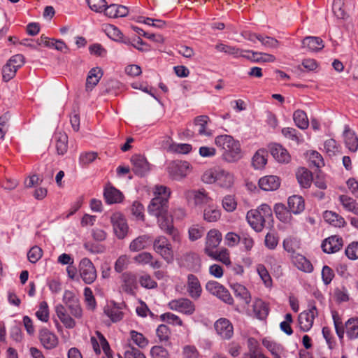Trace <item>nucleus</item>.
<instances>
[{"instance_id": "nucleus-10", "label": "nucleus", "mask_w": 358, "mask_h": 358, "mask_svg": "<svg viewBox=\"0 0 358 358\" xmlns=\"http://www.w3.org/2000/svg\"><path fill=\"white\" fill-rule=\"evenodd\" d=\"M90 342L92 348L96 355L101 354L102 349L108 358H112L111 350L109 343L101 332L96 331L95 332V336H91Z\"/></svg>"}, {"instance_id": "nucleus-20", "label": "nucleus", "mask_w": 358, "mask_h": 358, "mask_svg": "<svg viewBox=\"0 0 358 358\" xmlns=\"http://www.w3.org/2000/svg\"><path fill=\"white\" fill-rule=\"evenodd\" d=\"M209 122V117L205 115L197 116L194 119L193 124L199 135L207 137L213 135L212 131L207 127Z\"/></svg>"}, {"instance_id": "nucleus-31", "label": "nucleus", "mask_w": 358, "mask_h": 358, "mask_svg": "<svg viewBox=\"0 0 358 358\" xmlns=\"http://www.w3.org/2000/svg\"><path fill=\"white\" fill-rule=\"evenodd\" d=\"M55 148L59 155H64L68 150V136L64 132L58 131L53 136Z\"/></svg>"}, {"instance_id": "nucleus-25", "label": "nucleus", "mask_w": 358, "mask_h": 358, "mask_svg": "<svg viewBox=\"0 0 358 358\" xmlns=\"http://www.w3.org/2000/svg\"><path fill=\"white\" fill-rule=\"evenodd\" d=\"M103 11L106 16L113 18L123 17L129 13L127 7L115 3H112L109 6L106 5Z\"/></svg>"}, {"instance_id": "nucleus-14", "label": "nucleus", "mask_w": 358, "mask_h": 358, "mask_svg": "<svg viewBox=\"0 0 358 358\" xmlns=\"http://www.w3.org/2000/svg\"><path fill=\"white\" fill-rule=\"evenodd\" d=\"M317 315V310L314 305H310L307 310H304L299 315V323L303 331H309L313 327L315 317Z\"/></svg>"}, {"instance_id": "nucleus-32", "label": "nucleus", "mask_w": 358, "mask_h": 358, "mask_svg": "<svg viewBox=\"0 0 358 358\" xmlns=\"http://www.w3.org/2000/svg\"><path fill=\"white\" fill-rule=\"evenodd\" d=\"M292 261L294 266L301 271L311 273L313 271V266L310 262L301 254L292 255Z\"/></svg>"}, {"instance_id": "nucleus-41", "label": "nucleus", "mask_w": 358, "mask_h": 358, "mask_svg": "<svg viewBox=\"0 0 358 358\" xmlns=\"http://www.w3.org/2000/svg\"><path fill=\"white\" fill-rule=\"evenodd\" d=\"M323 217L325 222L335 227H342L345 224L344 218L333 211L326 210Z\"/></svg>"}, {"instance_id": "nucleus-48", "label": "nucleus", "mask_w": 358, "mask_h": 358, "mask_svg": "<svg viewBox=\"0 0 358 358\" xmlns=\"http://www.w3.org/2000/svg\"><path fill=\"white\" fill-rule=\"evenodd\" d=\"M220 217V210L215 206H209L203 210V219L208 222H217Z\"/></svg>"}, {"instance_id": "nucleus-8", "label": "nucleus", "mask_w": 358, "mask_h": 358, "mask_svg": "<svg viewBox=\"0 0 358 358\" xmlns=\"http://www.w3.org/2000/svg\"><path fill=\"white\" fill-rule=\"evenodd\" d=\"M185 197L189 204L194 206H202L212 200L204 189L187 190L185 192Z\"/></svg>"}, {"instance_id": "nucleus-57", "label": "nucleus", "mask_w": 358, "mask_h": 358, "mask_svg": "<svg viewBox=\"0 0 358 358\" xmlns=\"http://www.w3.org/2000/svg\"><path fill=\"white\" fill-rule=\"evenodd\" d=\"M129 264V257L127 255H122L115 261L114 269L117 273H121L127 268Z\"/></svg>"}, {"instance_id": "nucleus-61", "label": "nucleus", "mask_w": 358, "mask_h": 358, "mask_svg": "<svg viewBox=\"0 0 358 358\" xmlns=\"http://www.w3.org/2000/svg\"><path fill=\"white\" fill-rule=\"evenodd\" d=\"M157 336L160 342H168L170 338L171 331L165 324H160L156 330Z\"/></svg>"}, {"instance_id": "nucleus-16", "label": "nucleus", "mask_w": 358, "mask_h": 358, "mask_svg": "<svg viewBox=\"0 0 358 358\" xmlns=\"http://www.w3.org/2000/svg\"><path fill=\"white\" fill-rule=\"evenodd\" d=\"M218 335L224 339H229L234 334V327L231 322L226 318H220L214 324Z\"/></svg>"}, {"instance_id": "nucleus-43", "label": "nucleus", "mask_w": 358, "mask_h": 358, "mask_svg": "<svg viewBox=\"0 0 358 358\" xmlns=\"http://www.w3.org/2000/svg\"><path fill=\"white\" fill-rule=\"evenodd\" d=\"M217 52H223L234 57H240L243 55L244 50H241L235 46L228 45L222 43H218L215 46Z\"/></svg>"}, {"instance_id": "nucleus-27", "label": "nucleus", "mask_w": 358, "mask_h": 358, "mask_svg": "<svg viewBox=\"0 0 358 358\" xmlns=\"http://www.w3.org/2000/svg\"><path fill=\"white\" fill-rule=\"evenodd\" d=\"M271 154L280 163H288L291 157L287 150L281 145L274 143L270 148Z\"/></svg>"}, {"instance_id": "nucleus-59", "label": "nucleus", "mask_w": 358, "mask_h": 358, "mask_svg": "<svg viewBox=\"0 0 358 358\" xmlns=\"http://www.w3.org/2000/svg\"><path fill=\"white\" fill-rule=\"evenodd\" d=\"M324 148L329 156L336 155L339 152V146L333 138H329L324 141Z\"/></svg>"}, {"instance_id": "nucleus-30", "label": "nucleus", "mask_w": 358, "mask_h": 358, "mask_svg": "<svg viewBox=\"0 0 358 358\" xmlns=\"http://www.w3.org/2000/svg\"><path fill=\"white\" fill-rule=\"evenodd\" d=\"M103 196L106 203L109 204L120 203L124 198L122 193L113 186L106 187Z\"/></svg>"}, {"instance_id": "nucleus-49", "label": "nucleus", "mask_w": 358, "mask_h": 358, "mask_svg": "<svg viewBox=\"0 0 358 358\" xmlns=\"http://www.w3.org/2000/svg\"><path fill=\"white\" fill-rule=\"evenodd\" d=\"M306 157L309 163L316 168H320L324 165L322 156L315 150L308 151Z\"/></svg>"}, {"instance_id": "nucleus-7", "label": "nucleus", "mask_w": 358, "mask_h": 358, "mask_svg": "<svg viewBox=\"0 0 358 358\" xmlns=\"http://www.w3.org/2000/svg\"><path fill=\"white\" fill-rule=\"evenodd\" d=\"M206 289L212 295L227 304H232L234 299L229 292L222 285L215 280H209L206 284Z\"/></svg>"}, {"instance_id": "nucleus-42", "label": "nucleus", "mask_w": 358, "mask_h": 358, "mask_svg": "<svg viewBox=\"0 0 358 358\" xmlns=\"http://www.w3.org/2000/svg\"><path fill=\"white\" fill-rule=\"evenodd\" d=\"M282 246L284 250L291 255H294L296 250L301 248V241L296 237L289 236L283 240Z\"/></svg>"}, {"instance_id": "nucleus-37", "label": "nucleus", "mask_w": 358, "mask_h": 358, "mask_svg": "<svg viewBox=\"0 0 358 358\" xmlns=\"http://www.w3.org/2000/svg\"><path fill=\"white\" fill-rule=\"evenodd\" d=\"M344 141L346 148L352 152H357L358 149V137L350 129H345L343 132Z\"/></svg>"}, {"instance_id": "nucleus-22", "label": "nucleus", "mask_w": 358, "mask_h": 358, "mask_svg": "<svg viewBox=\"0 0 358 358\" xmlns=\"http://www.w3.org/2000/svg\"><path fill=\"white\" fill-rule=\"evenodd\" d=\"M246 219L250 227L257 232L264 229L265 220L257 210H250L247 213Z\"/></svg>"}, {"instance_id": "nucleus-2", "label": "nucleus", "mask_w": 358, "mask_h": 358, "mask_svg": "<svg viewBox=\"0 0 358 358\" xmlns=\"http://www.w3.org/2000/svg\"><path fill=\"white\" fill-rule=\"evenodd\" d=\"M234 173L224 169L220 166H213L206 170L202 176L201 180L206 184H216L217 186L229 189L234 183Z\"/></svg>"}, {"instance_id": "nucleus-4", "label": "nucleus", "mask_w": 358, "mask_h": 358, "mask_svg": "<svg viewBox=\"0 0 358 358\" xmlns=\"http://www.w3.org/2000/svg\"><path fill=\"white\" fill-rule=\"evenodd\" d=\"M78 271L80 278L85 284L91 285L96 280V270L90 259L85 257L80 260Z\"/></svg>"}, {"instance_id": "nucleus-38", "label": "nucleus", "mask_w": 358, "mask_h": 358, "mask_svg": "<svg viewBox=\"0 0 358 358\" xmlns=\"http://www.w3.org/2000/svg\"><path fill=\"white\" fill-rule=\"evenodd\" d=\"M296 179L303 188H308L310 186L313 176L310 171L307 169L301 167L297 170L296 173Z\"/></svg>"}, {"instance_id": "nucleus-11", "label": "nucleus", "mask_w": 358, "mask_h": 358, "mask_svg": "<svg viewBox=\"0 0 358 358\" xmlns=\"http://www.w3.org/2000/svg\"><path fill=\"white\" fill-rule=\"evenodd\" d=\"M110 222L117 237L120 239L124 238L126 236L129 229L124 215L119 212H115L112 214L110 217Z\"/></svg>"}, {"instance_id": "nucleus-58", "label": "nucleus", "mask_w": 358, "mask_h": 358, "mask_svg": "<svg viewBox=\"0 0 358 358\" xmlns=\"http://www.w3.org/2000/svg\"><path fill=\"white\" fill-rule=\"evenodd\" d=\"M119 358H146L143 352L138 349L128 345L125 348L124 357L118 355Z\"/></svg>"}, {"instance_id": "nucleus-5", "label": "nucleus", "mask_w": 358, "mask_h": 358, "mask_svg": "<svg viewBox=\"0 0 358 358\" xmlns=\"http://www.w3.org/2000/svg\"><path fill=\"white\" fill-rule=\"evenodd\" d=\"M153 250L161 255L167 262L173 259L172 246L167 238L164 236H157L153 241Z\"/></svg>"}, {"instance_id": "nucleus-36", "label": "nucleus", "mask_w": 358, "mask_h": 358, "mask_svg": "<svg viewBox=\"0 0 358 358\" xmlns=\"http://www.w3.org/2000/svg\"><path fill=\"white\" fill-rule=\"evenodd\" d=\"M252 308L255 315L259 320H264L268 315L269 308L268 305L260 299H255Z\"/></svg>"}, {"instance_id": "nucleus-63", "label": "nucleus", "mask_w": 358, "mask_h": 358, "mask_svg": "<svg viewBox=\"0 0 358 358\" xmlns=\"http://www.w3.org/2000/svg\"><path fill=\"white\" fill-rule=\"evenodd\" d=\"M150 355L152 358H169L168 351L159 345L153 346L150 350Z\"/></svg>"}, {"instance_id": "nucleus-3", "label": "nucleus", "mask_w": 358, "mask_h": 358, "mask_svg": "<svg viewBox=\"0 0 358 358\" xmlns=\"http://www.w3.org/2000/svg\"><path fill=\"white\" fill-rule=\"evenodd\" d=\"M170 189L163 185H157L155 188L154 198L151 200L148 211L150 215L157 217L168 211Z\"/></svg>"}, {"instance_id": "nucleus-21", "label": "nucleus", "mask_w": 358, "mask_h": 358, "mask_svg": "<svg viewBox=\"0 0 358 358\" xmlns=\"http://www.w3.org/2000/svg\"><path fill=\"white\" fill-rule=\"evenodd\" d=\"M343 245L342 238L338 236H331L323 241L322 243V250L325 253H335L340 250Z\"/></svg>"}, {"instance_id": "nucleus-44", "label": "nucleus", "mask_w": 358, "mask_h": 358, "mask_svg": "<svg viewBox=\"0 0 358 358\" xmlns=\"http://www.w3.org/2000/svg\"><path fill=\"white\" fill-rule=\"evenodd\" d=\"M345 333L350 339L358 338V317H351L345 323Z\"/></svg>"}, {"instance_id": "nucleus-35", "label": "nucleus", "mask_w": 358, "mask_h": 358, "mask_svg": "<svg viewBox=\"0 0 358 358\" xmlns=\"http://www.w3.org/2000/svg\"><path fill=\"white\" fill-rule=\"evenodd\" d=\"M287 204L290 211L295 215L301 213L305 208L303 199L298 195L289 196L287 200Z\"/></svg>"}, {"instance_id": "nucleus-45", "label": "nucleus", "mask_w": 358, "mask_h": 358, "mask_svg": "<svg viewBox=\"0 0 358 358\" xmlns=\"http://www.w3.org/2000/svg\"><path fill=\"white\" fill-rule=\"evenodd\" d=\"M106 315L113 322H117L122 320L124 313L121 310V308L116 303L112 306H108L104 310Z\"/></svg>"}, {"instance_id": "nucleus-54", "label": "nucleus", "mask_w": 358, "mask_h": 358, "mask_svg": "<svg viewBox=\"0 0 358 358\" xmlns=\"http://www.w3.org/2000/svg\"><path fill=\"white\" fill-rule=\"evenodd\" d=\"M212 259L220 261L224 264L228 266L231 264L229 253L227 249H222L220 251L215 250L213 256H209Z\"/></svg>"}, {"instance_id": "nucleus-52", "label": "nucleus", "mask_w": 358, "mask_h": 358, "mask_svg": "<svg viewBox=\"0 0 358 358\" xmlns=\"http://www.w3.org/2000/svg\"><path fill=\"white\" fill-rule=\"evenodd\" d=\"M258 41L267 49H275L279 45V41L277 39L262 34L258 36Z\"/></svg>"}, {"instance_id": "nucleus-24", "label": "nucleus", "mask_w": 358, "mask_h": 358, "mask_svg": "<svg viewBox=\"0 0 358 358\" xmlns=\"http://www.w3.org/2000/svg\"><path fill=\"white\" fill-rule=\"evenodd\" d=\"M122 288L127 294H133L137 288L136 276L131 272H125L121 275Z\"/></svg>"}, {"instance_id": "nucleus-56", "label": "nucleus", "mask_w": 358, "mask_h": 358, "mask_svg": "<svg viewBox=\"0 0 358 358\" xmlns=\"http://www.w3.org/2000/svg\"><path fill=\"white\" fill-rule=\"evenodd\" d=\"M97 157L95 152H83L79 156V164L82 166H87L93 162Z\"/></svg>"}, {"instance_id": "nucleus-18", "label": "nucleus", "mask_w": 358, "mask_h": 358, "mask_svg": "<svg viewBox=\"0 0 358 358\" xmlns=\"http://www.w3.org/2000/svg\"><path fill=\"white\" fill-rule=\"evenodd\" d=\"M38 337L42 345L47 350H52L58 344L57 336L46 328L40 330Z\"/></svg>"}, {"instance_id": "nucleus-39", "label": "nucleus", "mask_w": 358, "mask_h": 358, "mask_svg": "<svg viewBox=\"0 0 358 358\" xmlns=\"http://www.w3.org/2000/svg\"><path fill=\"white\" fill-rule=\"evenodd\" d=\"M262 345L271 352L274 358L280 357L284 350L283 347L280 344L269 338H264L262 339Z\"/></svg>"}, {"instance_id": "nucleus-13", "label": "nucleus", "mask_w": 358, "mask_h": 358, "mask_svg": "<svg viewBox=\"0 0 358 358\" xmlns=\"http://www.w3.org/2000/svg\"><path fill=\"white\" fill-rule=\"evenodd\" d=\"M189 168L187 162H172L169 164L167 171L173 180H180L187 176Z\"/></svg>"}, {"instance_id": "nucleus-23", "label": "nucleus", "mask_w": 358, "mask_h": 358, "mask_svg": "<svg viewBox=\"0 0 358 358\" xmlns=\"http://www.w3.org/2000/svg\"><path fill=\"white\" fill-rule=\"evenodd\" d=\"M242 57L257 63H269L275 60V57L273 55L250 50H244Z\"/></svg>"}, {"instance_id": "nucleus-34", "label": "nucleus", "mask_w": 358, "mask_h": 358, "mask_svg": "<svg viewBox=\"0 0 358 358\" xmlns=\"http://www.w3.org/2000/svg\"><path fill=\"white\" fill-rule=\"evenodd\" d=\"M234 295L241 300L244 303L249 304L251 301V295L248 289L240 283H234L231 285Z\"/></svg>"}, {"instance_id": "nucleus-26", "label": "nucleus", "mask_w": 358, "mask_h": 358, "mask_svg": "<svg viewBox=\"0 0 358 358\" xmlns=\"http://www.w3.org/2000/svg\"><path fill=\"white\" fill-rule=\"evenodd\" d=\"M152 238L148 234H143L134 238L129 244L131 252H139L150 245Z\"/></svg>"}, {"instance_id": "nucleus-33", "label": "nucleus", "mask_w": 358, "mask_h": 358, "mask_svg": "<svg viewBox=\"0 0 358 358\" xmlns=\"http://www.w3.org/2000/svg\"><path fill=\"white\" fill-rule=\"evenodd\" d=\"M184 265L191 271H197L201 267V259L195 252H188L183 257Z\"/></svg>"}, {"instance_id": "nucleus-46", "label": "nucleus", "mask_w": 358, "mask_h": 358, "mask_svg": "<svg viewBox=\"0 0 358 358\" xmlns=\"http://www.w3.org/2000/svg\"><path fill=\"white\" fill-rule=\"evenodd\" d=\"M339 201L345 210L358 215V203L355 199L347 195H341Z\"/></svg>"}, {"instance_id": "nucleus-17", "label": "nucleus", "mask_w": 358, "mask_h": 358, "mask_svg": "<svg viewBox=\"0 0 358 358\" xmlns=\"http://www.w3.org/2000/svg\"><path fill=\"white\" fill-rule=\"evenodd\" d=\"M187 290L192 299L197 300L201 297L202 287L199 278L196 275L193 274L187 275Z\"/></svg>"}, {"instance_id": "nucleus-55", "label": "nucleus", "mask_w": 358, "mask_h": 358, "mask_svg": "<svg viewBox=\"0 0 358 358\" xmlns=\"http://www.w3.org/2000/svg\"><path fill=\"white\" fill-rule=\"evenodd\" d=\"M130 336L132 341L141 348H145L148 344V340L141 333L136 331L131 330Z\"/></svg>"}, {"instance_id": "nucleus-28", "label": "nucleus", "mask_w": 358, "mask_h": 358, "mask_svg": "<svg viewBox=\"0 0 358 358\" xmlns=\"http://www.w3.org/2000/svg\"><path fill=\"white\" fill-rule=\"evenodd\" d=\"M280 185V178L276 176H266L259 180V186L264 191L276 190Z\"/></svg>"}, {"instance_id": "nucleus-64", "label": "nucleus", "mask_w": 358, "mask_h": 358, "mask_svg": "<svg viewBox=\"0 0 358 358\" xmlns=\"http://www.w3.org/2000/svg\"><path fill=\"white\" fill-rule=\"evenodd\" d=\"M345 255L348 259L355 260L358 259V242H352L345 249Z\"/></svg>"}, {"instance_id": "nucleus-62", "label": "nucleus", "mask_w": 358, "mask_h": 358, "mask_svg": "<svg viewBox=\"0 0 358 358\" xmlns=\"http://www.w3.org/2000/svg\"><path fill=\"white\" fill-rule=\"evenodd\" d=\"M139 283L143 287L146 289H154L157 287V283L148 273L140 276Z\"/></svg>"}, {"instance_id": "nucleus-47", "label": "nucleus", "mask_w": 358, "mask_h": 358, "mask_svg": "<svg viewBox=\"0 0 358 358\" xmlns=\"http://www.w3.org/2000/svg\"><path fill=\"white\" fill-rule=\"evenodd\" d=\"M293 120L296 127L301 129L308 127L309 122L306 113L302 110H296L293 114Z\"/></svg>"}, {"instance_id": "nucleus-51", "label": "nucleus", "mask_w": 358, "mask_h": 358, "mask_svg": "<svg viewBox=\"0 0 358 358\" xmlns=\"http://www.w3.org/2000/svg\"><path fill=\"white\" fill-rule=\"evenodd\" d=\"M267 159L264 150L257 151L252 158V165L256 169H260L266 164Z\"/></svg>"}, {"instance_id": "nucleus-1", "label": "nucleus", "mask_w": 358, "mask_h": 358, "mask_svg": "<svg viewBox=\"0 0 358 358\" xmlns=\"http://www.w3.org/2000/svg\"><path fill=\"white\" fill-rule=\"evenodd\" d=\"M215 144L222 150V158L228 163L237 162L242 158L241 145L238 141L227 134L215 138Z\"/></svg>"}, {"instance_id": "nucleus-19", "label": "nucleus", "mask_w": 358, "mask_h": 358, "mask_svg": "<svg viewBox=\"0 0 358 358\" xmlns=\"http://www.w3.org/2000/svg\"><path fill=\"white\" fill-rule=\"evenodd\" d=\"M134 262L141 266L149 265L154 269L159 268L162 266V262L155 259L153 255L148 252H142L134 257Z\"/></svg>"}, {"instance_id": "nucleus-9", "label": "nucleus", "mask_w": 358, "mask_h": 358, "mask_svg": "<svg viewBox=\"0 0 358 358\" xmlns=\"http://www.w3.org/2000/svg\"><path fill=\"white\" fill-rule=\"evenodd\" d=\"M168 307L172 310L177 311L187 315H191L195 311V306L194 303L187 298H180L171 300L169 302Z\"/></svg>"}, {"instance_id": "nucleus-29", "label": "nucleus", "mask_w": 358, "mask_h": 358, "mask_svg": "<svg viewBox=\"0 0 358 358\" xmlns=\"http://www.w3.org/2000/svg\"><path fill=\"white\" fill-rule=\"evenodd\" d=\"M324 47L323 41L317 36H306L302 40V48L310 52H318Z\"/></svg>"}, {"instance_id": "nucleus-60", "label": "nucleus", "mask_w": 358, "mask_h": 358, "mask_svg": "<svg viewBox=\"0 0 358 358\" xmlns=\"http://www.w3.org/2000/svg\"><path fill=\"white\" fill-rule=\"evenodd\" d=\"M106 33L107 36L112 40L118 42L122 40L123 34L115 26L109 24L106 27Z\"/></svg>"}, {"instance_id": "nucleus-6", "label": "nucleus", "mask_w": 358, "mask_h": 358, "mask_svg": "<svg viewBox=\"0 0 358 358\" xmlns=\"http://www.w3.org/2000/svg\"><path fill=\"white\" fill-rule=\"evenodd\" d=\"M156 217L159 228L165 233L171 236L174 242L180 243L181 241L180 234L178 231L174 228L172 216L169 214L168 211Z\"/></svg>"}, {"instance_id": "nucleus-53", "label": "nucleus", "mask_w": 358, "mask_h": 358, "mask_svg": "<svg viewBox=\"0 0 358 358\" xmlns=\"http://www.w3.org/2000/svg\"><path fill=\"white\" fill-rule=\"evenodd\" d=\"M36 317L43 322H47L49 320V308L46 301H41L39 304L38 310L36 312Z\"/></svg>"}, {"instance_id": "nucleus-40", "label": "nucleus", "mask_w": 358, "mask_h": 358, "mask_svg": "<svg viewBox=\"0 0 358 358\" xmlns=\"http://www.w3.org/2000/svg\"><path fill=\"white\" fill-rule=\"evenodd\" d=\"M274 212L280 221L284 223L290 222L292 213L290 211L289 208L287 209L283 203H276L274 206Z\"/></svg>"}, {"instance_id": "nucleus-12", "label": "nucleus", "mask_w": 358, "mask_h": 358, "mask_svg": "<svg viewBox=\"0 0 358 358\" xmlns=\"http://www.w3.org/2000/svg\"><path fill=\"white\" fill-rule=\"evenodd\" d=\"M222 239V234L217 229H210L206 236L204 252L208 256H213Z\"/></svg>"}, {"instance_id": "nucleus-15", "label": "nucleus", "mask_w": 358, "mask_h": 358, "mask_svg": "<svg viewBox=\"0 0 358 358\" xmlns=\"http://www.w3.org/2000/svg\"><path fill=\"white\" fill-rule=\"evenodd\" d=\"M132 171L138 176H145L150 171L149 163L145 157L141 155H134L131 158Z\"/></svg>"}, {"instance_id": "nucleus-50", "label": "nucleus", "mask_w": 358, "mask_h": 358, "mask_svg": "<svg viewBox=\"0 0 358 358\" xmlns=\"http://www.w3.org/2000/svg\"><path fill=\"white\" fill-rule=\"evenodd\" d=\"M257 272L263 281L264 285L267 287H271L272 286V279L265 266L263 264H258L257 266Z\"/></svg>"}]
</instances>
